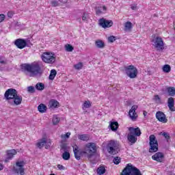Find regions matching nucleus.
Listing matches in <instances>:
<instances>
[{
    "instance_id": "6",
    "label": "nucleus",
    "mask_w": 175,
    "mask_h": 175,
    "mask_svg": "<svg viewBox=\"0 0 175 175\" xmlns=\"http://www.w3.org/2000/svg\"><path fill=\"white\" fill-rule=\"evenodd\" d=\"M149 152H157L158 151V140L154 135H150L149 137Z\"/></svg>"
},
{
    "instance_id": "14",
    "label": "nucleus",
    "mask_w": 175,
    "mask_h": 175,
    "mask_svg": "<svg viewBox=\"0 0 175 175\" xmlns=\"http://www.w3.org/2000/svg\"><path fill=\"white\" fill-rule=\"evenodd\" d=\"M156 118L159 121V122H163V124H166L167 122V118H166V115L161 111L156 113Z\"/></svg>"
},
{
    "instance_id": "33",
    "label": "nucleus",
    "mask_w": 175,
    "mask_h": 175,
    "mask_svg": "<svg viewBox=\"0 0 175 175\" xmlns=\"http://www.w3.org/2000/svg\"><path fill=\"white\" fill-rule=\"evenodd\" d=\"M62 157L64 161H69V159H70V153L68 152H64Z\"/></svg>"
},
{
    "instance_id": "25",
    "label": "nucleus",
    "mask_w": 175,
    "mask_h": 175,
    "mask_svg": "<svg viewBox=\"0 0 175 175\" xmlns=\"http://www.w3.org/2000/svg\"><path fill=\"white\" fill-rule=\"evenodd\" d=\"M38 110L40 111V113H46L47 107L44 104H40L38 107Z\"/></svg>"
},
{
    "instance_id": "20",
    "label": "nucleus",
    "mask_w": 175,
    "mask_h": 175,
    "mask_svg": "<svg viewBox=\"0 0 175 175\" xmlns=\"http://www.w3.org/2000/svg\"><path fill=\"white\" fill-rule=\"evenodd\" d=\"M96 14L98 16L100 14H103V13H105L106 10H107V8H106L105 5L103 6H98L95 8Z\"/></svg>"
},
{
    "instance_id": "30",
    "label": "nucleus",
    "mask_w": 175,
    "mask_h": 175,
    "mask_svg": "<svg viewBox=\"0 0 175 175\" xmlns=\"http://www.w3.org/2000/svg\"><path fill=\"white\" fill-rule=\"evenodd\" d=\"M46 144V138H43L42 139L40 140L36 146L38 148H43L44 146Z\"/></svg>"
},
{
    "instance_id": "51",
    "label": "nucleus",
    "mask_w": 175,
    "mask_h": 175,
    "mask_svg": "<svg viewBox=\"0 0 175 175\" xmlns=\"http://www.w3.org/2000/svg\"><path fill=\"white\" fill-rule=\"evenodd\" d=\"M69 136H70V133H66V134L64 135V137H66L68 139L69 138Z\"/></svg>"
},
{
    "instance_id": "23",
    "label": "nucleus",
    "mask_w": 175,
    "mask_h": 175,
    "mask_svg": "<svg viewBox=\"0 0 175 175\" xmlns=\"http://www.w3.org/2000/svg\"><path fill=\"white\" fill-rule=\"evenodd\" d=\"M78 139H79V140H82V142H88V140H90V135L87 134L79 135Z\"/></svg>"
},
{
    "instance_id": "34",
    "label": "nucleus",
    "mask_w": 175,
    "mask_h": 175,
    "mask_svg": "<svg viewBox=\"0 0 175 175\" xmlns=\"http://www.w3.org/2000/svg\"><path fill=\"white\" fill-rule=\"evenodd\" d=\"M55 76H57V70H51L49 75V80H53L55 79Z\"/></svg>"
},
{
    "instance_id": "44",
    "label": "nucleus",
    "mask_w": 175,
    "mask_h": 175,
    "mask_svg": "<svg viewBox=\"0 0 175 175\" xmlns=\"http://www.w3.org/2000/svg\"><path fill=\"white\" fill-rule=\"evenodd\" d=\"M5 20V14H0V23H2Z\"/></svg>"
},
{
    "instance_id": "45",
    "label": "nucleus",
    "mask_w": 175,
    "mask_h": 175,
    "mask_svg": "<svg viewBox=\"0 0 175 175\" xmlns=\"http://www.w3.org/2000/svg\"><path fill=\"white\" fill-rule=\"evenodd\" d=\"M50 146H51V142L46 141L45 148H46V149L49 148V147H50Z\"/></svg>"
},
{
    "instance_id": "9",
    "label": "nucleus",
    "mask_w": 175,
    "mask_h": 175,
    "mask_svg": "<svg viewBox=\"0 0 175 175\" xmlns=\"http://www.w3.org/2000/svg\"><path fill=\"white\" fill-rule=\"evenodd\" d=\"M152 42L154 47H155V49H157L159 51H161V50H163L165 49L163 47V40H162V38L156 37L152 40Z\"/></svg>"
},
{
    "instance_id": "27",
    "label": "nucleus",
    "mask_w": 175,
    "mask_h": 175,
    "mask_svg": "<svg viewBox=\"0 0 175 175\" xmlns=\"http://www.w3.org/2000/svg\"><path fill=\"white\" fill-rule=\"evenodd\" d=\"M167 92H168V95L170 96H174L175 95V88L173 87L167 88Z\"/></svg>"
},
{
    "instance_id": "43",
    "label": "nucleus",
    "mask_w": 175,
    "mask_h": 175,
    "mask_svg": "<svg viewBox=\"0 0 175 175\" xmlns=\"http://www.w3.org/2000/svg\"><path fill=\"white\" fill-rule=\"evenodd\" d=\"M116 37L115 36H110L108 38V42H109L110 43H113V42H116Z\"/></svg>"
},
{
    "instance_id": "50",
    "label": "nucleus",
    "mask_w": 175,
    "mask_h": 175,
    "mask_svg": "<svg viewBox=\"0 0 175 175\" xmlns=\"http://www.w3.org/2000/svg\"><path fill=\"white\" fill-rule=\"evenodd\" d=\"M0 64H6V62H5V60H3V58L0 57Z\"/></svg>"
},
{
    "instance_id": "21",
    "label": "nucleus",
    "mask_w": 175,
    "mask_h": 175,
    "mask_svg": "<svg viewBox=\"0 0 175 175\" xmlns=\"http://www.w3.org/2000/svg\"><path fill=\"white\" fill-rule=\"evenodd\" d=\"M127 139L131 144H135V143L137 142V138L136 137V135H133L132 134L129 133Z\"/></svg>"
},
{
    "instance_id": "26",
    "label": "nucleus",
    "mask_w": 175,
    "mask_h": 175,
    "mask_svg": "<svg viewBox=\"0 0 175 175\" xmlns=\"http://www.w3.org/2000/svg\"><path fill=\"white\" fill-rule=\"evenodd\" d=\"M109 126L111 131H117L118 129V122H111Z\"/></svg>"
},
{
    "instance_id": "29",
    "label": "nucleus",
    "mask_w": 175,
    "mask_h": 175,
    "mask_svg": "<svg viewBox=\"0 0 175 175\" xmlns=\"http://www.w3.org/2000/svg\"><path fill=\"white\" fill-rule=\"evenodd\" d=\"M36 90L38 91H43V90H44V83L40 82L36 83Z\"/></svg>"
},
{
    "instance_id": "37",
    "label": "nucleus",
    "mask_w": 175,
    "mask_h": 175,
    "mask_svg": "<svg viewBox=\"0 0 175 175\" xmlns=\"http://www.w3.org/2000/svg\"><path fill=\"white\" fill-rule=\"evenodd\" d=\"M65 49H66V51L68 52H72L74 50V48L72 47V46L69 44H67L65 45Z\"/></svg>"
},
{
    "instance_id": "11",
    "label": "nucleus",
    "mask_w": 175,
    "mask_h": 175,
    "mask_svg": "<svg viewBox=\"0 0 175 175\" xmlns=\"http://www.w3.org/2000/svg\"><path fill=\"white\" fill-rule=\"evenodd\" d=\"M98 24L102 28H110V27H113V21H109L102 18L98 20Z\"/></svg>"
},
{
    "instance_id": "42",
    "label": "nucleus",
    "mask_w": 175,
    "mask_h": 175,
    "mask_svg": "<svg viewBox=\"0 0 175 175\" xmlns=\"http://www.w3.org/2000/svg\"><path fill=\"white\" fill-rule=\"evenodd\" d=\"M162 135L165 137V138L166 139L167 143H169V140H170V135H169V133H163L162 134Z\"/></svg>"
},
{
    "instance_id": "39",
    "label": "nucleus",
    "mask_w": 175,
    "mask_h": 175,
    "mask_svg": "<svg viewBox=\"0 0 175 175\" xmlns=\"http://www.w3.org/2000/svg\"><path fill=\"white\" fill-rule=\"evenodd\" d=\"M27 92H29L30 94H34V92H36L35 87L33 86L27 87Z\"/></svg>"
},
{
    "instance_id": "16",
    "label": "nucleus",
    "mask_w": 175,
    "mask_h": 175,
    "mask_svg": "<svg viewBox=\"0 0 175 175\" xmlns=\"http://www.w3.org/2000/svg\"><path fill=\"white\" fill-rule=\"evenodd\" d=\"M164 158H165V156L163 155V153H162V152H157L155 154H154L152 157V159L154 161H157V162H163Z\"/></svg>"
},
{
    "instance_id": "31",
    "label": "nucleus",
    "mask_w": 175,
    "mask_h": 175,
    "mask_svg": "<svg viewBox=\"0 0 175 175\" xmlns=\"http://www.w3.org/2000/svg\"><path fill=\"white\" fill-rule=\"evenodd\" d=\"M97 173L99 175L105 174L106 173V169L103 166H100L97 169Z\"/></svg>"
},
{
    "instance_id": "28",
    "label": "nucleus",
    "mask_w": 175,
    "mask_h": 175,
    "mask_svg": "<svg viewBox=\"0 0 175 175\" xmlns=\"http://www.w3.org/2000/svg\"><path fill=\"white\" fill-rule=\"evenodd\" d=\"M131 29H132V23L130 21L126 22L124 23V31H131Z\"/></svg>"
},
{
    "instance_id": "32",
    "label": "nucleus",
    "mask_w": 175,
    "mask_h": 175,
    "mask_svg": "<svg viewBox=\"0 0 175 175\" xmlns=\"http://www.w3.org/2000/svg\"><path fill=\"white\" fill-rule=\"evenodd\" d=\"M172 70V68L170 67V65L169 64H165L163 66V71L165 73H169Z\"/></svg>"
},
{
    "instance_id": "22",
    "label": "nucleus",
    "mask_w": 175,
    "mask_h": 175,
    "mask_svg": "<svg viewBox=\"0 0 175 175\" xmlns=\"http://www.w3.org/2000/svg\"><path fill=\"white\" fill-rule=\"evenodd\" d=\"M49 106L51 109H55V107H58V106H59V103H58V101H57L55 100H51L49 102Z\"/></svg>"
},
{
    "instance_id": "48",
    "label": "nucleus",
    "mask_w": 175,
    "mask_h": 175,
    "mask_svg": "<svg viewBox=\"0 0 175 175\" xmlns=\"http://www.w3.org/2000/svg\"><path fill=\"white\" fill-rule=\"evenodd\" d=\"M82 20L83 21H85L87 20V15H85V13H84L82 16Z\"/></svg>"
},
{
    "instance_id": "10",
    "label": "nucleus",
    "mask_w": 175,
    "mask_h": 175,
    "mask_svg": "<svg viewBox=\"0 0 175 175\" xmlns=\"http://www.w3.org/2000/svg\"><path fill=\"white\" fill-rule=\"evenodd\" d=\"M73 152H74V155L75 158L77 159V161H80L81 159V157H85L87 152H85V151L81 150L79 146L77 145H75L73 146Z\"/></svg>"
},
{
    "instance_id": "41",
    "label": "nucleus",
    "mask_w": 175,
    "mask_h": 175,
    "mask_svg": "<svg viewBox=\"0 0 175 175\" xmlns=\"http://www.w3.org/2000/svg\"><path fill=\"white\" fill-rule=\"evenodd\" d=\"M120 162H121V157H116L113 159V163H115V165H118L120 163Z\"/></svg>"
},
{
    "instance_id": "8",
    "label": "nucleus",
    "mask_w": 175,
    "mask_h": 175,
    "mask_svg": "<svg viewBox=\"0 0 175 175\" xmlns=\"http://www.w3.org/2000/svg\"><path fill=\"white\" fill-rule=\"evenodd\" d=\"M42 59L46 64H54L55 62V57H54L53 53H50V52L44 53L42 55Z\"/></svg>"
},
{
    "instance_id": "3",
    "label": "nucleus",
    "mask_w": 175,
    "mask_h": 175,
    "mask_svg": "<svg viewBox=\"0 0 175 175\" xmlns=\"http://www.w3.org/2000/svg\"><path fill=\"white\" fill-rule=\"evenodd\" d=\"M85 158H88V161L91 163H96V144L94 143H89L85 146Z\"/></svg>"
},
{
    "instance_id": "40",
    "label": "nucleus",
    "mask_w": 175,
    "mask_h": 175,
    "mask_svg": "<svg viewBox=\"0 0 175 175\" xmlns=\"http://www.w3.org/2000/svg\"><path fill=\"white\" fill-rule=\"evenodd\" d=\"M58 122H59V118H58V117L57 116H54L53 118V125H57V124H58Z\"/></svg>"
},
{
    "instance_id": "35",
    "label": "nucleus",
    "mask_w": 175,
    "mask_h": 175,
    "mask_svg": "<svg viewBox=\"0 0 175 175\" xmlns=\"http://www.w3.org/2000/svg\"><path fill=\"white\" fill-rule=\"evenodd\" d=\"M153 99L157 105H162V100L159 98V95H155Z\"/></svg>"
},
{
    "instance_id": "24",
    "label": "nucleus",
    "mask_w": 175,
    "mask_h": 175,
    "mask_svg": "<svg viewBox=\"0 0 175 175\" xmlns=\"http://www.w3.org/2000/svg\"><path fill=\"white\" fill-rule=\"evenodd\" d=\"M95 45L97 49H103L105 47V42L100 40H98L95 42Z\"/></svg>"
},
{
    "instance_id": "7",
    "label": "nucleus",
    "mask_w": 175,
    "mask_h": 175,
    "mask_svg": "<svg viewBox=\"0 0 175 175\" xmlns=\"http://www.w3.org/2000/svg\"><path fill=\"white\" fill-rule=\"evenodd\" d=\"M107 150L109 154L116 155V154H118V144L116 142L111 140L109 142Z\"/></svg>"
},
{
    "instance_id": "17",
    "label": "nucleus",
    "mask_w": 175,
    "mask_h": 175,
    "mask_svg": "<svg viewBox=\"0 0 175 175\" xmlns=\"http://www.w3.org/2000/svg\"><path fill=\"white\" fill-rule=\"evenodd\" d=\"M129 134L133 135L134 136H140L142 135V131H140V129L139 127L137 128H133V127H130L129 129Z\"/></svg>"
},
{
    "instance_id": "36",
    "label": "nucleus",
    "mask_w": 175,
    "mask_h": 175,
    "mask_svg": "<svg viewBox=\"0 0 175 175\" xmlns=\"http://www.w3.org/2000/svg\"><path fill=\"white\" fill-rule=\"evenodd\" d=\"M89 107H91V103L90 101H85L82 107L83 110L84 109H89Z\"/></svg>"
},
{
    "instance_id": "47",
    "label": "nucleus",
    "mask_w": 175,
    "mask_h": 175,
    "mask_svg": "<svg viewBox=\"0 0 175 175\" xmlns=\"http://www.w3.org/2000/svg\"><path fill=\"white\" fill-rule=\"evenodd\" d=\"M51 5L52 6H57L58 5V2L57 1H51Z\"/></svg>"
},
{
    "instance_id": "13",
    "label": "nucleus",
    "mask_w": 175,
    "mask_h": 175,
    "mask_svg": "<svg viewBox=\"0 0 175 175\" xmlns=\"http://www.w3.org/2000/svg\"><path fill=\"white\" fill-rule=\"evenodd\" d=\"M137 105H133L131 109L129 110V116L132 121H136L137 120Z\"/></svg>"
},
{
    "instance_id": "1",
    "label": "nucleus",
    "mask_w": 175,
    "mask_h": 175,
    "mask_svg": "<svg viewBox=\"0 0 175 175\" xmlns=\"http://www.w3.org/2000/svg\"><path fill=\"white\" fill-rule=\"evenodd\" d=\"M4 96L12 106H18L23 102V96L18 95L16 89L10 88L5 91Z\"/></svg>"
},
{
    "instance_id": "12",
    "label": "nucleus",
    "mask_w": 175,
    "mask_h": 175,
    "mask_svg": "<svg viewBox=\"0 0 175 175\" xmlns=\"http://www.w3.org/2000/svg\"><path fill=\"white\" fill-rule=\"evenodd\" d=\"M14 170L15 173H19L21 175H24V161L16 162V167H14Z\"/></svg>"
},
{
    "instance_id": "2",
    "label": "nucleus",
    "mask_w": 175,
    "mask_h": 175,
    "mask_svg": "<svg viewBox=\"0 0 175 175\" xmlns=\"http://www.w3.org/2000/svg\"><path fill=\"white\" fill-rule=\"evenodd\" d=\"M23 69L29 73L30 77H35L40 73L42 68H40V64L38 62H33L31 64H24Z\"/></svg>"
},
{
    "instance_id": "54",
    "label": "nucleus",
    "mask_w": 175,
    "mask_h": 175,
    "mask_svg": "<svg viewBox=\"0 0 175 175\" xmlns=\"http://www.w3.org/2000/svg\"><path fill=\"white\" fill-rule=\"evenodd\" d=\"M1 170H3V165H2V163H0V171Z\"/></svg>"
},
{
    "instance_id": "56",
    "label": "nucleus",
    "mask_w": 175,
    "mask_h": 175,
    "mask_svg": "<svg viewBox=\"0 0 175 175\" xmlns=\"http://www.w3.org/2000/svg\"><path fill=\"white\" fill-rule=\"evenodd\" d=\"M49 175H55V174H49Z\"/></svg>"
},
{
    "instance_id": "52",
    "label": "nucleus",
    "mask_w": 175,
    "mask_h": 175,
    "mask_svg": "<svg viewBox=\"0 0 175 175\" xmlns=\"http://www.w3.org/2000/svg\"><path fill=\"white\" fill-rule=\"evenodd\" d=\"M131 9L132 10H136V9H137V5H135L131 6Z\"/></svg>"
},
{
    "instance_id": "55",
    "label": "nucleus",
    "mask_w": 175,
    "mask_h": 175,
    "mask_svg": "<svg viewBox=\"0 0 175 175\" xmlns=\"http://www.w3.org/2000/svg\"><path fill=\"white\" fill-rule=\"evenodd\" d=\"M144 116H147V112L144 111Z\"/></svg>"
},
{
    "instance_id": "38",
    "label": "nucleus",
    "mask_w": 175,
    "mask_h": 175,
    "mask_svg": "<svg viewBox=\"0 0 175 175\" xmlns=\"http://www.w3.org/2000/svg\"><path fill=\"white\" fill-rule=\"evenodd\" d=\"M75 69H77V70H80V69L83 68V63L79 62L75 65H74Z\"/></svg>"
},
{
    "instance_id": "15",
    "label": "nucleus",
    "mask_w": 175,
    "mask_h": 175,
    "mask_svg": "<svg viewBox=\"0 0 175 175\" xmlns=\"http://www.w3.org/2000/svg\"><path fill=\"white\" fill-rule=\"evenodd\" d=\"M14 44L18 49H23L27 46V41L24 39L18 38L15 40Z\"/></svg>"
},
{
    "instance_id": "46",
    "label": "nucleus",
    "mask_w": 175,
    "mask_h": 175,
    "mask_svg": "<svg viewBox=\"0 0 175 175\" xmlns=\"http://www.w3.org/2000/svg\"><path fill=\"white\" fill-rule=\"evenodd\" d=\"M57 167L59 170H64L65 169V167L61 164L57 165Z\"/></svg>"
},
{
    "instance_id": "18",
    "label": "nucleus",
    "mask_w": 175,
    "mask_h": 175,
    "mask_svg": "<svg viewBox=\"0 0 175 175\" xmlns=\"http://www.w3.org/2000/svg\"><path fill=\"white\" fill-rule=\"evenodd\" d=\"M17 154V151L16 150L12 149L7 151V158L5 160V163L9 162V159H12L14 155Z\"/></svg>"
},
{
    "instance_id": "5",
    "label": "nucleus",
    "mask_w": 175,
    "mask_h": 175,
    "mask_svg": "<svg viewBox=\"0 0 175 175\" xmlns=\"http://www.w3.org/2000/svg\"><path fill=\"white\" fill-rule=\"evenodd\" d=\"M124 72L130 79H136L137 77V68L133 65L124 67Z\"/></svg>"
},
{
    "instance_id": "19",
    "label": "nucleus",
    "mask_w": 175,
    "mask_h": 175,
    "mask_svg": "<svg viewBox=\"0 0 175 175\" xmlns=\"http://www.w3.org/2000/svg\"><path fill=\"white\" fill-rule=\"evenodd\" d=\"M167 107H169L170 111H175L174 98H173V97L168 98Z\"/></svg>"
},
{
    "instance_id": "4",
    "label": "nucleus",
    "mask_w": 175,
    "mask_h": 175,
    "mask_svg": "<svg viewBox=\"0 0 175 175\" xmlns=\"http://www.w3.org/2000/svg\"><path fill=\"white\" fill-rule=\"evenodd\" d=\"M120 175H143V174H142V172L137 167L129 163L124 168Z\"/></svg>"
},
{
    "instance_id": "53",
    "label": "nucleus",
    "mask_w": 175,
    "mask_h": 175,
    "mask_svg": "<svg viewBox=\"0 0 175 175\" xmlns=\"http://www.w3.org/2000/svg\"><path fill=\"white\" fill-rule=\"evenodd\" d=\"M59 1L62 3H66V2H68V0H59Z\"/></svg>"
},
{
    "instance_id": "49",
    "label": "nucleus",
    "mask_w": 175,
    "mask_h": 175,
    "mask_svg": "<svg viewBox=\"0 0 175 175\" xmlns=\"http://www.w3.org/2000/svg\"><path fill=\"white\" fill-rule=\"evenodd\" d=\"M8 16L12 18V17H13V13H12V12H9L8 13Z\"/></svg>"
}]
</instances>
